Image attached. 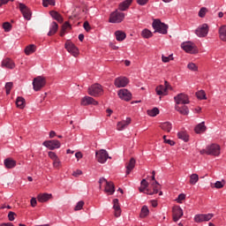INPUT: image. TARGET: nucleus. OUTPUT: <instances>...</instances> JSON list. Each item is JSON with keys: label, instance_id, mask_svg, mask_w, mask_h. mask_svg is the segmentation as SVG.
<instances>
[{"label": "nucleus", "instance_id": "nucleus-37", "mask_svg": "<svg viewBox=\"0 0 226 226\" xmlns=\"http://www.w3.org/2000/svg\"><path fill=\"white\" fill-rule=\"evenodd\" d=\"M34 52H36V45L34 44H30L25 49L26 56H31V54H34Z\"/></svg>", "mask_w": 226, "mask_h": 226}, {"label": "nucleus", "instance_id": "nucleus-21", "mask_svg": "<svg viewBox=\"0 0 226 226\" xmlns=\"http://www.w3.org/2000/svg\"><path fill=\"white\" fill-rule=\"evenodd\" d=\"M80 105H82L83 107H86L87 105H98V102L93 97L85 96L81 99Z\"/></svg>", "mask_w": 226, "mask_h": 226}, {"label": "nucleus", "instance_id": "nucleus-46", "mask_svg": "<svg viewBox=\"0 0 226 226\" xmlns=\"http://www.w3.org/2000/svg\"><path fill=\"white\" fill-rule=\"evenodd\" d=\"M162 63H170V61H174L173 55H170L169 56H165L164 55L162 56Z\"/></svg>", "mask_w": 226, "mask_h": 226}, {"label": "nucleus", "instance_id": "nucleus-50", "mask_svg": "<svg viewBox=\"0 0 226 226\" xmlns=\"http://www.w3.org/2000/svg\"><path fill=\"white\" fill-rule=\"evenodd\" d=\"M84 200L79 201L74 207V211H81V209L84 207Z\"/></svg>", "mask_w": 226, "mask_h": 226}, {"label": "nucleus", "instance_id": "nucleus-3", "mask_svg": "<svg viewBox=\"0 0 226 226\" xmlns=\"http://www.w3.org/2000/svg\"><path fill=\"white\" fill-rule=\"evenodd\" d=\"M105 185L104 186V192L107 193V195H114V192H116V187L114 185V183L107 181L104 177H101L99 179V185L100 188H102V185Z\"/></svg>", "mask_w": 226, "mask_h": 226}, {"label": "nucleus", "instance_id": "nucleus-28", "mask_svg": "<svg viewBox=\"0 0 226 226\" xmlns=\"http://www.w3.org/2000/svg\"><path fill=\"white\" fill-rule=\"evenodd\" d=\"M132 3H133V0H125L119 4L118 9L120 11H126V10L130 8V4H132Z\"/></svg>", "mask_w": 226, "mask_h": 226}, {"label": "nucleus", "instance_id": "nucleus-11", "mask_svg": "<svg viewBox=\"0 0 226 226\" xmlns=\"http://www.w3.org/2000/svg\"><path fill=\"white\" fill-rule=\"evenodd\" d=\"M90 96H100L103 94V87L100 84H94L88 88Z\"/></svg>", "mask_w": 226, "mask_h": 226}, {"label": "nucleus", "instance_id": "nucleus-39", "mask_svg": "<svg viewBox=\"0 0 226 226\" xmlns=\"http://www.w3.org/2000/svg\"><path fill=\"white\" fill-rule=\"evenodd\" d=\"M142 38H145L146 40H148V38H153V32L151 30L145 28L141 32Z\"/></svg>", "mask_w": 226, "mask_h": 226}, {"label": "nucleus", "instance_id": "nucleus-18", "mask_svg": "<svg viewBox=\"0 0 226 226\" xmlns=\"http://www.w3.org/2000/svg\"><path fill=\"white\" fill-rule=\"evenodd\" d=\"M175 110L179 112L181 116H188V114H190V109H188V106H185V104H176Z\"/></svg>", "mask_w": 226, "mask_h": 226}, {"label": "nucleus", "instance_id": "nucleus-1", "mask_svg": "<svg viewBox=\"0 0 226 226\" xmlns=\"http://www.w3.org/2000/svg\"><path fill=\"white\" fill-rule=\"evenodd\" d=\"M222 147L216 143H212L205 149H201L200 153L201 154H207L208 156H219L221 154Z\"/></svg>", "mask_w": 226, "mask_h": 226}, {"label": "nucleus", "instance_id": "nucleus-48", "mask_svg": "<svg viewBox=\"0 0 226 226\" xmlns=\"http://www.w3.org/2000/svg\"><path fill=\"white\" fill-rule=\"evenodd\" d=\"M206 13H207V8L202 7V8L200 10L198 15H199V17H200V19H204V17H206Z\"/></svg>", "mask_w": 226, "mask_h": 226}, {"label": "nucleus", "instance_id": "nucleus-33", "mask_svg": "<svg viewBox=\"0 0 226 226\" xmlns=\"http://www.w3.org/2000/svg\"><path fill=\"white\" fill-rule=\"evenodd\" d=\"M115 36L117 41H124V40H126V33L118 30L115 32Z\"/></svg>", "mask_w": 226, "mask_h": 226}, {"label": "nucleus", "instance_id": "nucleus-34", "mask_svg": "<svg viewBox=\"0 0 226 226\" xmlns=\"http://www.w3.org/2000/svg\"><path fill=\"white\" fill-rule=\"evenodd\" d=\"M160 128L166 132L167 133H170L172 130V124L170 122H164L160 124Z\"/></svg>", "mask_w": 226, "mask_h": 226}, {"label": "nucleus", "instance_id": "nucleus-16", "mask_svg": "<svg viewBox=\"0 0 226 226\" xmlns=\"http://www.w3.org/2000/svg\"><path fill=\"white\" fill-rule=\"evenodd\" d=\"M19 11H21L24 19L26 20H30L33 13L31 12V10L24 4H19Z\"/></svg>", "mask_w": 226, "mask_h": 226}, {"label": "nucleus", "instance_id": "nucleus-59", "mask_svg": "<svg viewBox=\"0 0 226 226\" xmlns=\"http://www.w3.org/2000/svg\"><path fill=\"white\" fill-rule=\"evenodd\" d=\"M164 88L166 91H169V89L170 91H172V86H170V83H169V81H164Z\"/></svg>", "mask_w": 226, "mask_h": 226}, {"label": "nucleus", "instance_id": "nucleus-57", "mask_svg": "<svg viewBox=\"0 0 226 226\" xmlns=\"http://www.w3.org/2000/svg\"><path fill=\"white\" fill-rule=\"evenodd\" d=\"M15 216H17V214H15V212H9L8 218L10 222H13L15 220Z\"/></svg>", "mask_w": 226, "mask_h": 226}, {"label": "nucleus", "instance_id": "nucleus-26", "mask_svg": "<svg viewBox=\"0 0 226 226\" xmlns=\"http://www.w3.org/2000/svg\"><path fill=\"white\" fill-rule=\"evenodd\" d=\"M137 163V161L135 158H131L129 162L126 163L125 169H126V174H130L133 169H135V164Z\"/></svg>", "mask_w": 226, "mask_h": 226}, {"label": "nucleus", "instance_id": "nucleus-42", "mask_svg": "<svg viewBox=\"0 0 226 226\" xmlns=\"http://www.w3.org/2000/svg\"><path fill=\"white\" fill-rule=\"evenodd\" d=\"M190 185H197L199 183V175L197 173H193L190 176V180H189Z\"/></svg>", "mask_w": 226, "mask_h": 226}, {"label": "nucleus", "instance_id": "nucleus-4", "mask_svg": "<svg viewBox=\"0 0 226 226\" xmlns=\"http://www.w3.org/2000/svg\"><path fill=\"white\" fill-rule=\"evenodd\" d=\"M181 49H183L186 54H199V48L192 41L182 42Z\"/></svg>", "mask_w": 226, "mask_h": 226}, {"label": "nucleus", "instance_id": "nucleus-58", "mask_svg": "<svg viewBox=\"0 0 226 226\" xmlns=\"http://www.w3.org/2000/svg\"><path fill=\"white\" fill-rule=\"evenodd\" d=\"M136 3L139 6H146V4H147V3H149V0H136Z\"/></svg>", "mask_w": 226, "mask_h": 226}, {"label": "nucleus", "instance_id": "nucleus-30", "mask_svg": "<svg viewBox=\"0 0 226 226\" xmlns=\"http://www.w3.org/2000/svg\"><path fill=\"white\" fill-rule=\"evenodd\" d=\"M219 38L221 41H226V25H222L218 30Z\"/></svg>", "mask_w": 226, "mask_h": 226}, {"label": "nucleus", "instance_id": "nucleus-14", "mask_svg": "<svg viewBox=\"0 0 226 226\" xmlns=\"http://www.w3.org/2000/svg\"><path fill=\"white\" fill-rule=\"evenodd\" d=\"M128 84H130V79L124 76L117 77L114 80V86L117 88L126 87Z\"/></svg>", "mask_w": 226, "mask_h": 226}, {"label": "nucleus", "instance_id": "nucleus-63", "mask_svg": "<svg viewBox=\"0 0 226 226\" xmlns=\"http://www.w3.org/2000/svg\"><path fill=\"white\" fill-rule=\"evenodd\" d=\"M75 157L77 158L78 161L82 159V157H83L82 153L81 152H77L75 154Z\"/></svg>", "mask_w": 226, "mask_h": 226}, {"label": "nucleus", "instance_id": "nucleus-44", "mask_svg": "<svg viewBox=\"0 0 226 226\" xmlns=\"http://www.w3.org/2000/svg\"><path fill=\"white\" fill-rule=\"evenodd\" d=\"M196 96L198 100H207V97L206 96V91L204 90H200L196 92Z\"/></svg>", "mask_w": 226, "mask_h": 226}, {"label": "nucleus", "instance_id": "nucleus-40", "mask_svg": "<svg viewBox=\"0 0 226 226\" xmlns=\"http://www.w3.org/2000/svg\"><path fill=\"white\" fill-rule=\"evenodd\" d=\"M147 114L150 117H156V116H158V114H160V109H158V108H154L152 109H148L147 111Z\"/></svg>", "mask_w": 226, "mask_h": 226}, {"label": "nucleus", "instance_id": "nucleus-5", "mask_svg": "<svg viewBox=\"0 0 226 226\" xmlns=\"http://www.w3.org/2000/svg\"><path fill=\"white\" fill-rule=\"evenodd\" d=\"M124 20V13L119 12V11H115L110 13L109 22L110 24H121Z\"/></svg>", "mask_w": 226, "mask_h": 226}, {"label": "nucleus", "instance_id": "nucleus-27", "mask_svg": "<svg viewBox=\"0 0 226 226\" xmlns=\"http://www.w3.org/2000/svg\"><path fill=\"white\" fill-rule=\"evenodd\" d=\"M58 29H59V26L57 25V23L55 21L51 22L49 26V31L48 33V36H54V34L57 33Z\"/></svg>", "mask_w": 226, "mask_h": 226}, {"label": "nucleus", "instance_id": "nucleus-24", "mask_svg": "<svg viewBox=\"0 0 226 226\" xmlns=\"http://www.w3.org/2000/svg\"><path fill=\"white\" fill-rule=\"evenodd\" d=\"M2 67L13 70V68H15V63H13V61L10 58H5L2 61Z\"/></svg>", "mask_w": 226, "mask_h": 226}, {"label": "nucleus", "instance_id": "nucleus-12", "mask_svg": "<svg viewBox=\"0 0 226 226\" xmlns=\"http://www.w3.org/2000/svg\"><path fill=\"white\" fill-rule=\"evenodd\" d=\"M215 216L214 214H197L194 215L195 223H202V222H209Z\"/></svg>", "mask_w": 226, "mask_h": 226}, {"label": "nucleus", "instance_id": "nucleus-19", "mask_svg": "<svg viewBox=\"0 0 226 226\" xmlns=\"http://www.w3.org/2000/svg\"><path fill=\"white\" fill-rule=\"evenodd\" d=\"M132 124V118L127 117L125 120H122L117 124V130L118 132H123L127 126Z\"/></svg>", "mask_w": 226, "mask_h": 226}, {"label": "nucleus", "instance_id": "nucleus-47", "mask_svg": "<svg viewBox=\"0 0 226 226\" xmlns=\"http://www.w3.org/2000/svg\"><path fill=\"white\" fill-rule=\"evenodd\" d=\"M62 162L61 160L59 159V157H56V159L53 160V167L55 169H59L62 167Z\"/></svg>", "mask_w": 226, "mask_h": 226}, {"label": "nucleus", "instance_id": "nucleus-35", "mask_svg": "<svg viewBox=\"0 0 226 226\" xmlns=\"http://www.w3.org/2000/svg\"><path fill=\"white\" fill-rule=\"evenodd\" d=\"M177 137L181 140H184V142H188L190 140V136L188 135V132L186 131H180L177 132Z\"/></svg>", "mask_w": 226, "mask_h": 226}, {"label": "nucleus", "instance_id": "nucleus-53", "mask_svg": "<svg viewBox=\"0 0 226 226\" xmlns=\"http://www.w3.org/2000/svg\"><path fill=\"white\" fill-rule=\"evenodd\" d=\"M3 27L5 33H10V31H11V24H10V22H4Z\"/></svg>", "mask_w": 226, "mask_h": 226}, {"label": "nucleus", "instance_id": "nucleus-49", "mask_svg": "<svg viewBox=\"0 0 226 226\" xmlns=\"http://www.w3.org/2000/svg\"><path fill=\"white\" fill-rule=\"evenodd\" d=\"M223 186H225V180L216 181L215 183V188H216L217 190H220L221 188H223Z\"/></svg>", "mask_w": 226, "mask_h": 226}, {"label": "nucleus", "instance_id": "nucleus-32", "mask_svg": "<svg viewBox=\"0 0 226 226\" xmlns=\"http://www.w3.org/2000/svg\"><path fill=\"white\" fill-rule=\"evenodd\" d=\"M16 107L18 109H25L26 108V99L22 96H19L16 99Z\"/></svg>", "mask_w": 226, "mask_h": 226}, {"label": "nucleus", "instance_id": "nucleus-52", "mask_svg": "<svg viewBox=\"0 0 226 226\" xmlns=\"http://www.w3.org/2000/svg\"><path fill=\"white\" fill-rule=\"evenodd\" d=\"M12 87H13V82H7L5 84L6 94H10Z\"/></svg>", "mask_w": 226, "mask_h": 226}, {"label": "nucleus", "instance_id": "nucleus-56", "mask_svg": "<svg viewBox=\"0 0 226 226\" xmlns=\"http://www.w3.org/2000/svg\"><path fill=\"white\" fill-rule=\"evenodd\" d=\"M163 140L165 144H169L170 146H175L176 142L172 139H167V136H163Z\"/></svg>", "mask_w": 226, "mask_h": 226}, {"label": "nucleus", "instance_id": "nucleus-7", "mask_svg": "<svg viewBox=\"0 0 226 226\" xmlns=\"http://www.w3.org/2000/svg\"><path fill=\"white\" fill-rule=\"evenodd\" d=\"M95 156L99 163H107V160H112V157L109 156V152L105 149H101L96 152Z\"/></svg>", "mask_w": 226, "mask_h": 226}, {"label": "nucleus", "instance_id": "nucleus-2", "mask_svg": "<svg viewBox=\"0 0 226 226\" xmlns=\"http://www.w3.org/2000/svg\"><path fill=\"white\" fill-rule=\"evenodd\" d=\"M152 27L154 29V33H159L160 34H167L169 31V26L162 23L160 19H154L152 23Z\"/></svg>", "mask_w": 226, "mask_h": 226}, {"label": "nucleus", "instance_id": "nucleus-51", "mask_svg": "<svg viewBox=\"0 0 226 226\" xmlns=\"http://www.w3.org/2000/svg\"><path fill=\"white\" fill-rule=\"evenodd\" d=\"M185 199H186V194L180 193L176 199V201L177 202V204H183V200H185Z\"/></svg>", "mask_w": 226, "mask_h": 226}, {"label": "nucleus", "instance_id": "nucleus-17", "mask_svg": "<svg viewBox=\"0 0 226 226\" xmlns=\"http://www.w3.org/2000/svg\"><path fill=\"white\" fill-rule=\"evenodd\" d=\"M172 213H173V222H179V220L183 218L184 212L181 207L179 206L174 207L172 209Z\"/></svg>", "mask_w": 226, "mask_h": 226}, {"label": "nucleus", "instance_id": "nucleus-55", "mask_svg": "<svg viewBox=\"0 0 226 226\" xmlns=\"http://www.w3.org/2000/svg\"><path fill=\"white\" fill-rule=\"evenodd\" d=\"M48 156H49V158H50V160H52V162H53V160L59 158L57 156V154H56V152H52V151L48 153Z\"/></svg>", "mask_w": 226, "mask_h": 226}, {"label": "nucleus", "instance_id": "nucleus-31", "mask_svg": "<svg viewBox=\"0 0 226 226\" xmlns=\"http://www.w3.org/2000/svg\"><path fill=\"white\" fill-rule=\"evenodd\" d=\"M206 130H207V127H206L205 122H201V123L198 124L194 128L195 133H204V132H206Z\"/></svg>", "mask_w": 226, "mask_h": 226}, {"label": "nucleus", "instance_id": "nucleus-60", "mask_svg": "<svg viewBox=\"0 0 226 226\" xmlns=\"http://www.w3.org/2000/svg\"><path fill=\"white\" fill-rule=\"evenodd\" d=\"M83 27L85 29V31H91V26L89 25V22L85 21L83 24Z\"/></svg>", "mask_w": 226, "mask_h": 226}, {"label": "nucleus", "instance_id": "nucleus-25", "mask_svg": "<svg viewBox=\"0 0 226 226\" xmlns=\"http://www.w3.org/2000/svg\"><path fill=\"white\" fill-rule=\"evenodd\" d=\"M155 93L157 96H167L169 94V91L165 90V87L163 85H159L155 87Z\"/></svg>", "mask_w": 226, "mask_h": 226}, {"label": "nucleus", "instance_id": "nucleus-43", "mask_svg": "<svg viewBox=\"0 0 226 226\" xmlns=\"http://www.w3.org/2000/svg\"><path fill=\"white\" fill-rule=\"evenodd\" d=\"M187 69L190 72H199V65L193 62H191L187 64Z\"/></svg>", "mask_w": 226, "mask_h": 226}, {"label": "nucleus", "instance_id": "nucleus-61", "mask_svg": "<svg viewBox=\"0 0 226 226\" xmlns=\"http://www.w3.org/2000/svg\"><path fill=\"white\" fill-rule=\"evenodd\" d=\"M72 176H74V177H79V176H82V170H77L72 173Z\"/></svg>", "mask_w": 226, "mask_h": 226}, {"label": "nucleus", "instance_id": "nucleus-62", "mask_svg": "<svg viewBox=\"0 0 226 226\" xmlns=\"http://www.w3.org/2000/svg\"><path fill=\"white\" fill-rule=\"evenodd\" d=\"M30 204L32 207H36V204H37L36 198H32L30 200Z\"/></svg>", "mask_w": 226, "mask_h": 226}, {"label": "nucleus", "instance_id": "nucleus-6", "mask_svg": "<svg viewBox=\"0 0 226 226\" xmlns=\"http://www.w3.org/2000/svg\"><path fill=\"white\" fill-rule=\"evenodd\" d=\"M45 84H47V80L45 79V78L41 76L34 78L33 80L34 91H41L42 87H45Z\"/></svg>", "mask_w": 226, "mask_h": 226}, {"label": "nucleus", "instance_id": "nucleus-22", "mask_svg": "<svg viewBox=\"0 0 226 226\" xmlns=\"http://www.w3.org/2000/svg\"><path fill=\"white\" fill-rule=\"evenodd\" d=\"M113 209L115 211L116 218H119L121 216V206H119V200L114 199L113 200Z\"/></svg>", "mask_w": 226, "mask_h": 226}, {"label": "nucleus", "instance_id": "nucleus-36", "mask_svg": "<svg viewBox=\"0 0 226 226\" xmlns=\"http://www.w3.org/2000/svg\"><path fill=\"white\" fill-rule=\"evenodd\" d=\"M49 14L52 17V19H54V20H56L57 22L62 24L64 19H63V16H61V14H59V12H57L56 11H51L49 12Z\"/></svg>", "mask_w": 226, "mask_h": 226}, {"label": "nucleus", "instance_id": "nucleus-15", "mask_svg": "<svg viewBox=\"0 0 226 226\" xmlns=\"http://www.w3.org/2000/svg\"><path fill=\"white\" fill-rule=\"evenodd\" d=\"M117 94L120 100H124V102H130L132 100V92L126 88L118 90Z\"/></svg>", "mask_w": 226, "mask_h": 226}, {"label": "nucleus", "instance_id": "nucleus-23", "mask_svg": "<svg viewBox=\"0 0 226 226\" xmlns=\"http://www.w3.org/2000/svg\"><path fill=\"white\" fill-rule=\"evenodd\" d=\"M4 165L5 169H15L17 167V161L9 157L4 160Z\"/></svg>", "mask_w": 226, "mask_h": 226}, {"label": "nucleus", "instance_id": "nucleus-54", "mask_svg": "<svg viewBox=\"0 0 226 226\" xmlns=\"http://www.w3.org/2000/svg\"><path fill=\"white\" fill-rule=\"evenodd\" d=\"M68 29H72V25L70 24V22L66 21L62 26V30L63 31H68Z\"/></svg>", "mask_w": 226, "mask_h": 226}, {"label": "nucleus", "instance_id": "nucleus-10", "mask_svg": "<svg viewBox=\"0 0 226 226\" xmlns=\"http://www.w3.org/2000/svg\"><path fill=\"white\" fill-rule=\"evenodd\" d=\"M64 49L69 52V54H72L73 57H79V54H80L79 48H77V46H75V44L71 41H67L65 42Z\"/></svg>", "mask_w": 226, "mask_h": 226}, {"label": "nucleus", "instance_id": "nucleus-9", "mask_svg": "<svg viewBox=\"0 0 226 226\" xmlns=\"http://www.w3.org/2000/svg\"><path fill=\"white\" fill-rule=\"evenodd\" d=\"M195 34L199 38H206V36L209 34V25L205 23L198 26V28L195 30Z\"/></svg>", "mask_w": 226, "mask_h": 226}, {"label": "nucleus", "instance_id": "nucleus-41", "mask_svg": "<svg viewBox=\"0 0 226 226\" xmlns=\"http://www.w3.org/2000/svg\"><path fill=\"white\" fill-rule=\"evenodd\" d=\"M149 215V208L147 206H143L139 214V218H146Z\"/></svg>", "mask_w": 226, "mask_h": 226}, {"label": "nucleus", "instance_id": "nucleus-20", "mask_svg": "<svg viewBox=\"0 0 226 226\" xmlns=\"http://www.w3.org/2000/svg\"><path fill=\"white\" fill-rule=\"evenodd\" d=\"M152 190L151 189H147L146 194L147 195H154L156 193H158L159 190H162V185H160V184H158L157 181H154L152 185Z\"/></svg>", "mask_w": 226, "mask_h": 226}, {"label": "nucleus", "instance_id": "nucleus-64", "mask_svg": "<svg viewBox=\"0 0 226 226\" xmlns=\"http://www.w3.org/2000/svg\"><path fill=\"white\" fill-rule=\"evenodd\" d=\"M0 226H15V225H13V223H11V222H4V223L0 224Z\"/></svg>", "mask_w": 226, "mask_h": 226}, {"label": "nucleus", "instance_id": "nucleus-38", "mask_svg": "<svg viewBox=\"0 0 226 226\" xmlns=\"http://www.w3.org/2000/svg\"><path fill=\"white\" fill-rule=\"evenodd\" d=\"M147 186H149V183H147L146 179L141 180L140 186L139 188L140 193H146V192L149 190Z\"/></svg>", "mask_w": 226, "mask_h": 226}, {"label": "nucleus", "instance_id": "nucleus-29", "mask_svg": "<svg viewBox=\"0 0 226 226\" xmlns=\"http://www.w3.org/2000/svg\"><path fill=\"white\" fill-rule=\"evenodd\" d=\"M52 199V194L49 193H41L37 196L38 202H47Z\"/></svg>", "mask_w": 226, "mask_h": 226}, {"label": "nucleus", "instance_id": "nucleus-8", "mask_svg": "<svg viewBox=\"0 0 226 226\" xmlns=\"http://www.w3.org/2000/svg\"><path fill=\"white\" fill-rule=\"evenodd\" d=\"M176 105H188L190 103V97L185 93H180L174 97Z\"/></svg>", "mask_w": 226, "mask_h": 226}, {"label": "nucleus", "instance_id": "nucleus-13", "mask_svg": "<svg viewBox=\"0 0 226 226\" xmlns=\"http://www.w3.org/2000/svg\"><path fill=\"white\" fill-rule=\"evenodd\" d=\"M42 146L50 149V151H54V149H59L61 147V142L57 139L45 140Z\"/></svg>", "mask_w": 226, "mask_h": 226}, {"label": "nucleus", "instance_id": "nucleus-45", "mask_svg": "<svg viewBox=\"0 0 226 226\" xmlns=\"http://www.w3.org/2000/svg\"><path fill=\"white\" fill-rule=\"evenodd\" d=\"M42 5L44 8L49 6H56V0H42Z\"/></svg>", "mask_w": 226, "mask_h": 226}]
</instances>
